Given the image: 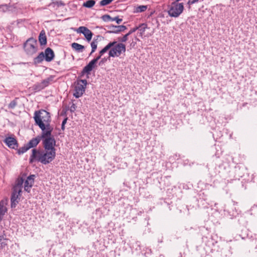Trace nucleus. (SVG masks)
Here are the masks:
<instances>
[{"instance_id": "nucleus-25", "label": "nucleus", "mask_w": 257, "mask_h": 257, "mask_svg": "<svg viewBox=\"0 0 257 257\" xmlns=\"http://www.w3.org/2000/svg\"><path fill=\"white\" fill-rule=\"evenodd\" d=\"M30 149L28 148L27 145L25 144L23 147L20 148L18 150V153L19 155L23 154L26 152L28 150H29Z\"/></svg>"}, {"instance_id": "nucleus-29", "label": "nucleus", "mask_w": 257, "mask_h": 257, "mask_svg": "<svg viewBox=\"0 0 257 257\" xmlns=\"http://www.w3.org/2000/svg\"><path fill=\"white\" fill-rule=\"evenodd\" d=\"M102 20L104 22L112 21V18L108 15H105L101 17Z\"/></svg>"}, {"instance_id": "nucleus-11", "label": "nucleus", "mask_w": 257, "mask_h": 257, "mask_svg": "<svg viewBox=\"0 0 257 257\" xmlns=\"http://www.w3.org/2000/svg\"><path fill=\"white\" fill-rule=\"evenodd\" d=\"M4 142L11 149H15L18 147V142L14 137H7Z\"/></svg>"}, {"instance_id": "nucleus-30", "label": "nucleus", "mask_w": 257, "mask_h": 257, "mask_svg": "<svg viewBox=\"0 0 257 257\" xmlns=\"http://www.w3.org/2000/svg\"><path fill=\"white\" fill-rule=\"evenodd\" d=\"M130 35L127 33L126 34L124 35L120 39H119V41H120L121 43L125 42L127 39H128V36Z\"/></svg>"}, {"instance_id": "nucleus-10", "label": "nucleus", "mask_w": 257, "mask_h": 257, "mask_svg": "<svg viewBox=\"0 0 257 257\" xmlns=\"http://www.w3.org/2000/svg\"><path fill=\"white\" fill-rule=\"evenodd\" d=\"M24 180H25V178L23 177H22ZM35 178V175H31L29 176H28L25 181H24V190L28 192H30L31 190V188L33 186V185L34 183V179Z\"/></svg>"}, {"instance_id": "nucleus-4", "label": "nucleus", "mask_w": 257, "mask_h": 257, "mask_svg": "<svg viewBox=\"0 0 257 257\" xmlns=\"http://www.w3.org/2000/svg\"><path fill=\"white\" fill-rule=\"evenodd\" d=\"M115 43L114 45L110 48L108 55L110 57H118L121 54L124 53L126 51L125 45L122 43H117L116 41L111 42Z\"/></svg>"}, {"instance_id": "nucleus-9", "label": "nucleus", "mask_w": 257, "mask_h": 257, "mask_svg": "<svg viewBox=\"0 0 257 257\" xmlns=\"http://www.w3.org/2000/svg\"><path fill=\"white\" fill-rule=\"evenodd\" d=\"M78 33L83 34L87 41H90L92 37V33L87 27L84 26L79 27L76 30Z\"/></svg>"}, {"instance_id": "nucleus-32", "label": "nucleus", "mask_w": 257, "mask_h": 257, "mask_svg": "<svg viewBox=\"0 0 257 257\" xmlns=\"http://www.w3.org/2000/svg\"><path fill=\"white\" fill-rule=\"evenodd\" d=\"M76 105L74 103H72L70 107V111L71 112H74L75 110H76Z\"/></svg>"}, {"instance_id": "nucleus-33", "label": "nucleus", "mask_w": 257, "mask_h": 257, "mask_svg": "<svg viewBox=\"0 0 257 257\" xmlns=\"http://www.w3.org/2000/svg\"><path fill=\"white\" fill-rule=\"evenodd\" d=\"M67 118H65V119H64V120H63L62 122V124H61V129L62 130H64L65 129V125L67 122Z\"/></svg>"}, {"instance_id": "nucleus-16", "label": "nucleus", "mask_w": 257, "mask_h": 257, "mask_svg": "<svg viewBox=\"0 0 257 257\" xmlns=\"http://www.w3.org/2000/svg\"><path fill=\"white\" fill-rule=\"evenodd\" d=\"M148 29L147 24L146 23H143L138 26V30L139 31V35L141 37L143 36L146 29Z\"/></svg>"}, {"instance_id": "nucleus-18", "label": "nucleus", "mask_w": 257, "mask_h": 257, "mask_svg": "<svg viewBox=\"0 0 257 257\" xmlns=\"http://www.w3.org/2000/svg\"><path fill=\"white\" fill-rule=\"evenodd\" d=\"M45 60L44 53L43 52H41L39 55L34 59V63L36 64L41 63Z\"/></svg>"}, {"instance_id": "nucleus-6", "label": "nucleus", "mask_w": 257, "mask_h": 257, "mask_svg": "<svg viewBox=\"0 0 257 257\" xmlns=\"http://www.w3.org/2000/svg\"><path fill=\"white\" fill-rule=\"evenodd\" d=\"M184 9L183 3L173 2L169 7L168 13L171 17L177 18L182 13Z\"/></svg>"}, {"instance_id": "nucleus-5", "label": "nucleus", "mask_w": 257, "mask_h": 257, "mask_svg": "<svg viewBox=\"0 0 257 257\" xmlns=\"http://www.w3.org/2000/svg\"><path fill=\"white\" fill-rule=\"evenodd\" d=\"M26 53L29 55H32L38 50L37 41L33 38L28 39L24 44Z\"/></svg>"}, {"instance_id": "nucleus-21", "label": "nucleus", "mask_w": 257, "mask_h": 257, "mask_svg": "<svg viewBox=\"0 0 257 257\" xmlns=\"http://www.w3.org/2000/svg\"><path fill=\"white\" fill-rule=\"evenodd\" d=\"M114 44L115 43H109L107 45H106L101 51H99L100 56H102L109 49H110V48L112 46L114 45Z\"/></svg>"}, {"instance_id": "nucleus-7", "label": "nucleus", "mask_w": 257, "mask_h": 257, "mask_svg": "<svg viewBox=\"0 0 257 257\" xmlns=\"http://www.w3.org/2000/svg\"><path fill=\"white\" fill-rule=\"evenodd\" d=\"M87 84V80L81 79L77 82L75 86L73 95L76 98H79L82 96L85 92Z\"/></svg>"}, {"instance_id": "nucleus-17", "label": "nucleus", "mask_w": 257, "mask_h": 257, "mask_svg": "<svg viewBox=\"0 0 257 257\" xmlns=\"http://www.w3.org/2000/svg\"><path fill=\"white\" fill-rule=\"evenodd\" d=\"M7 211V209L4 205V202L3 201H0V220L2 219Z\"/></svg>"}, {"instance_id": "nucleus-13", "label": "nucleus", "mask_w": 257, "mask_h": 257, "mask_svg": "<svg viewBox=\"0 0 257 257\" xmlns=\"http://www.w3.org/2000/svg\"><path fill=\"white\" fill-rule=\"evenodd\" d=\"M44 53L45 60L47 62H51L54 58L55 54L53 50L50 48L45 49Z\"/></svg>"}, {"instance_id": "nucleus-3", "label": "nucleus", "mask_w": 257, "mask_h": 257, "mask_svg": "<svg viewBox=\"0 0 257 257\" xmlns=\"http://www.w3.org/2000/svg\"><path fill=\"white\" fill-rule=\"evenodd\" d=\"M24 183V179L19 177L16 181L15 185L13 188V191L11 197V207L15 208L19 203L20 197L21 195Z\"/></svg>"}, {"instance_id": "nucleus-12", "label": "nucleus", "mask_w": 257, "mask_h": 257, "mask_svg": "<svg viewBox=\"0 0 257 257\" xmlns=\"http://www.w3.org/2000/svg\"><path fill=\"white\" fill-rule=\"evenodd\" d=\"M96 63L94 62V61H93L92 60L90 61L89 63L86 65L82 69L81 72V75L83 76L85 74H87V75L90 74V72L96 66Z\"/></svg>"}, {"instance_id": "nucleus-14", "label": "nucleus", "mask_w": 257, "mask_h": 257, "mask_svg": "<svg viewBox=\"0 0 257 257\" xmlns=\"http://www.w3.org/2000/svg\"><path fill=\"white\" fill-rule=\"evenodd\" d=\"M110 31H108L109 33H118L120 32L124 31L126 29V27L123 25L114 26L111 25L109 26Z\"/></svg>"}, {"instance_id": "nucleus-28", "label": "nucleus", "mask_w": 257, "mask_h": 257, "mask_svg": "<svg viewBox=\"0 0 257 257\" xmlns=\"http://www.w3.org/2000/svg\"><path fill=\"white\" fill-rule=\"evenodd\" d=\"M113 0H101L99 4L101 6H105L110 4Z\"/></svg>"}, {"instance_id": "nucleus-31", "label": "nucleus", "mask_w": 257, "mask_h": 257, "mask_svg": "<svg viewBox=\"0 0 257 257\" xmlns=\"http://www.w3.org/2000/svg\"><path fill=\"white\" fill-rule=\"evenodd\" d=\"M112 21H115L117 24H119L122 21V19L119 18L118 17L112 18Z\"/></svg>"}, {"instance_id": "nucleus-26", "label": "nucleus", "mask_w": 257, "mask_h": 257, "mask_svg": "<svg viewBox=\"0 0 257 257\" xmlns=\"http://www.w3.org/2000/svg\"><path fill=\"white\" fill-rule=\"evenodd\" d=\"M18 98H15V99L12 100L8 105L9 109H14L16 105H17L18 102Z\"/></svg>"}, {"instance_id": "nucleus-34", "label": "nucleus", "mask_w": 257, "mask_h": 257, "mask_svg": "<svg viewBox=\"0 0 257 257\" xmlns=\"http://www.w3.org/2000/svg\"><path fill=\"white\" fill-rule=\"evenodd\" d=\"M199 0H189L188 2H187V5H188L189 6H191L197 2H198Z\"/></svg>"}, {"instance_id": "nucleus-22", "label": "nucleus", "mask_w": 257, "mask_h": 257, "mask_svg": "<svg viewBox=\"0 0 257 257\" xmlns=\"http://www.w3.org/2000/svg\"><path fill=\"white\" fill-rule=\"evenodd\" d=\"M44 88V87H43L41 82L36 83L35 84H34L32 86L33 90H34L35 92H39L43 89Z\"/></svg>"}, {"instance_id": "nucleus-15", "label": "nucleus", "mask_w": 257, "mask_h": 257, "mask_svg": "<svg viewBox=\"0 0 257 257\" xmlns=\"http://www.w3.org/2000/svg\"><path fill=\"white\" fill-rule=\"evenodd\" d=\"M39 41L41 45H45L47 44V37L44 30H42L39 36Z\"/></svg>"}, {"instance_id": "nucleus-1", "label": "nucleus", "mask_w": 257, "mask_h": 257, "mask_svg": "<svg viewBox=\"0 0 257 257\" xmlns=\"http://www.w3.org/2000/svg\"><path fill=\"white\" fill-rule=\"evenodd\" d=\"M56 140L54 136L44 141V150L33 149L29 158V163L38 162L47 165L51 163L56 157Z\"/></svg>"}, {"instance_id": "nucleus-35", "label": "nucleus", "mask_w": 257, "mask_h": 257, "mask_svg": "<svg viewBox=\"0 0 257 257\" xmlns=\"http://www.w3.org/2000/svg\"><path fill=\"white\" fill-rule=\"evenodd\" d=\"M137 30H138V27L132 28L127 33L130 35L132 33L135 32Z\"/></svg>"}, {"instance_id": "nucleus-27", "label": "nucleus", "mask_w": 257, "mask_h": 257, "mask_svg": "<svg viewBox=\"0 0 257 257\" xmlns=\"http://www.w3.org/2000/svg\"><path fill=\"white\" fill-rule=\"evenodd\" d=\"M147 9V6H140L136 8V12L138 13H141L145 12Z\"/></svg>"}, {"instance_id": "nucleus-8", "label": "nucleus", "mask_w": 257, "mask_h": 257, "mask_svg": "<svg viewBox=\"0 0 257 257\" xmlns=\"http://www.w3.org/2000/svg\"><path fill=\"white\" fill-rule=\"evenodd\" d=\"M52 136H43V133L41 132L40 135L37 136L36 138L32 139L28 143L26 144L28 148L30 149L31 148H34L36 147L39 143L40 142L41 140H42L43 146L44 145V141L45 139H47L50 138Z\"/></svg>"}, {"instance_id": "nucleus-24", "label": "nucleus", "mask_w": 257, "mask_h": 257, "mask_svg": "<svg viewBox=\"0 0 257 257\" xmlns=\"http://www.w3.org/2000/svg\"><path fill=\"white\" fill-rule=\"evenodd\" d=\"M97 43L98 42L97 40H93L92 42L91 43V47L92 50L91 52L89 54V56L95 51L96 49H97Z\"/></svg>"}, {"instance_id": "nucleus-36", "label": "nucleus", "mask_w": 257, "mask_h": 257, "mask_svg": "<svg viewBox=\"0 0 257 257\" xmlns=\"http://www.w3.org/2000/svg\"><path fill=\"white\" fill-rule=\"evenodd\" d=\"M101 56H100V54H99V55L97 57L92 59V60L94 61V62L96 63L100 59Z\"/></svg>"}, {"instance_id": "nucleus-20", "label": "nucleus", "mask_w": 257, "mask_h": 257, "mask_svg": "<svg viewBox=\"0 0 257 257\" xmlns=\"http://www.w3.org/2000/svg\"><path fill=\"white\" fill-rule=\"evenodd\" d=\"M72 48L77 52H82L84 49V47L77 43H73L71 44Z\"/></svg>"}, {"instance_id": "nucleus-19", "label": "nucleus", "mask_w": 257, "mask_h": 257, "mask_svg": "<svg viewBox=\"0 0 257 257\" xmlns=\"http://www.w3.org/2000/svg\"><path fill=\"white\" fill-rule=\"evenodd\" d=\"M53 79L54 76L51 75L47 78L42 80V82H41L44 88L51 83V82L53 81Z\"/></svg>"}, {"instance_id": "nucleus-2", "label": "nucleus", "mask_w": 257, "mask_h": 257, "mask_svg": "<svg viewBox=\"0 0 257 257\" xmlns=\"http://www.w3.org/2000/svg\"><path fill=\"white\" fill-rule=\"evenodd\" d=\"M34 119L35 124L41 130L44 137L53 136L52 135L53 128L50 125L51 118L49 112L43 109L35 111Z\"/></svg>"}, {"instance_id": "nucleus-23", "label": "nucleus", "mask_w": 257, "mask_h": 257, "mask_svg": "<svg viewBox=\"0 0 257 257\" xmlns=\"http://www.w3.org/2000/svg\"><path fill=\"white\" fill-rule=\"evenodd\" d=\"M95 4V1L94 0H89L84 2L83 6L88 8H92Z\"/></svg>"}]
</instances>
